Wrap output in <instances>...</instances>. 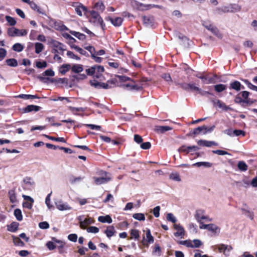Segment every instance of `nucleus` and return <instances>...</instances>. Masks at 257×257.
Masks as SVG:
<instances>
[{"label": "nucleus", "instance_id": "nucleus-48", "mask_svg": "<svg viewBox=\"0 0 257 257\" xmlns=\"http://www.w3.org/2000/svg\"><path fill=\"white\" fill-rule=\"evenodd\" d=\"M133 217L134 218L139 221H144L145 220V216L143 213H135L133 214Z\"/></svg>", "mask_w": 257, "mask_h": 257}, {"label": "nucleus", "instance_id": "nucleus-64", "mask_svg": "<svg viewBox=\"0 0 257 257\" xmlns=\"http://www.w3.org/2000/svg\"><path fill=\"white\" fill-rule=\"evenodd\" d=\"M170 178L172 180L176 181L179 182V181H181V179H180V176H179V175L178 173H173V174H171L170 175Z\"/></svg>", "mask_w": 257, "mask_h": 257}, {"label": "nucleus", "instance_id": "nucleus-62", "mask_svg": "<svg viewBox=\"0 0 257 257\" xmlns=\"http://www.w3.org/2000/svg\"><path fill=\"white\" fill-rule=\"evenodd\" d=\"M243 82L245 83V84L248 86V87L252 89L253 90L255 91L256 88L257 86L252 84L248 80H244Z\"/></svg>", "mask_w": 257, "mask_h": 257}, {"label": "nucleus", "instance_id": "nucleus-47", "mask_svg": "<svg viewBox=\"0 0 257 257\" xmlns=\"http://www.w3.org/2000/svg\"><path fill=\"white\" fill-rule=\"evenodd\" d=\"M210 31H211L214 35L217 36L218 38L221 39L222 38V35L220 33L219 31L216 27L213 26Z\"/></svg>", "mask_w": 257, "mask_h": 257}, {"label": "nucleus", "instance_id": "nucleus-7", "mask_svg": "<svg viewBox=\"0 0 257 257\" xmlns=\"http://www.w3.org/2000/svg\"><path fill=\"white\" fill-rule=\"evenodd\" d=\"M215 126L214 125L211 126V127L208 128L205 125H202L201 126H199L194 130L193 134L195 135L199 134L201 132H203V134H206L207 133H210L212 132Z\"/></svg>", "mask_w": 257, "mask_h": 257}, {"label": "nucleus", "instance_id": "nucleus-55", "mask_svg": "<svg viewBox=\"0 0 257 257\" xmlns=\"http://www.w3.org/2000/svg\"><path fill=\"white\" fill-rule=\"evenodd\" d=\"M166 218L168 221H171L173 223H175L177 221L176 218L171 213H168Z\"/></svg>", "mask_w": 257, "mask_h": 257}, {"label": "nucleus", "instance_id": "nucleus-39", "mask_svg": "<svg viewBox=\"0 0 257 257\" xmlns=\"http://www.w3.org/2000/svg\"><path fill=\"white\" fill-rule=\"evenodd\" d=\"M71 47L74 49H75L76 51H77L78 53L81 54V55H84V56H88V53L86 51L82 49V48L79 47L78 46L73 45L71 46Z\"/></svg>", "mask_w": 257, "mask_h": 257}, {"label": "nucleus", "instance_id": "nucleus-33", "mask_svg": "<svg viewBox=\"0 0 257 257\" xmlns=\"http://www.w3.org/2000/svg\"><path fill=\"white\" fill-rule=\"evenodd\" d=\"M241 84L238 81H234L230 84V88L234 89L236 91H239L240 89Z\"/></svg>", "mask_w": 257, "mask_h": 257}, {"label": "nucleus", "instance_id": "nucleus-11", "mask_svg": "<svg viewBox=\"0 0 257 257\" xmlns=\"http://www.w3.org/2000/svg\"><path fill=\"white\" fill-rule=\"evenodd\" d=\"M73 7L76 13L80 16H82L83 14L85 15L87 11L86 7L81 4L75 3Z\"/></svg>", "mask_w": 257, "mask_h": 257}, {"label": "nucleus", "instance_id": "nucleus-58", "mask_svg": "<svg viewBox=\"0 0 257 257\" xmlns=\"http://www.w3.org/2000/svg\"><path fill=\"white\" fill-rule=\"evenodd\" d=\"M87 231L89 233H96L99 232V228L95 226H90L87 228Z\"/></svg>", "mask_w": 257, "mask_h": 257}, {"label": "nucleus", "instance_id": "nucleus-49", "mask_svg": "<svg viewBox=\"0 0 257 257\" xmlns=\"http://www.w3.org/2000/svg\"><path fill=\"white\" fill-rule=\"evenodd\" d=\"M8 65L12 67H16L18 65L17 61L15 59H9L6 60Z\"/></svg>", "mask_w": 257, "mask_h": 257}, {"label": "nucleus", "instance_id": "nucleus-52", "mask_svg": "<svg viewBox=\"0 0 257 257\" xmlns=\"http://www.w3.org/2000/svg\"><path fill=\"white\" fill-rule=\"evenodd\" d=\"M51 194H52V192L48 194L47 195V196H46V198L45 199V203L49 209H51L53 207V206L50 203V202H51L50 197H51Z\"/></svg>", "mask_w": 257, "mask_h": 257}, {"label": "nucleus", "instance_id": "nucleus-6", "mask_svg": "<svg viewBox=\"0 0 257 257\" xmlns=\"http://www.w3.org/2000/svg\"><path fill=\"white\" fill-rule=\"evenodd\" d=\"M199 228L201 229H207L214 234H218L220 232V228L214 224H204L201 223Z\"/></svg>", "mask_w": 257, "mask_h": 257}, {"label": "nucleus", "instance_id": "nucleus-61", "mask_svg": "<svg viewBox=\"0 0 257 257\" xmlns=\"http://www.w3.org/2000/svg\"><path fill=\"white\" fill-rule=\"evenodd\" d=\"M36 66L38 68H44L47 66V64L46 61H38L36 62Z\"/></svg>", "mask_w": 257, "mask_h": 257}, {"label": "nucleus", "instance_id": "nucleus-14", "mask_svg": "<svg viewBox=\"0 0 257 257\" xmlns=\"http://www.w3.org/2000/svg\"><path fill=\"white\" fill-rule=\"evenodd\" d=\"M174 228L177 230V231L174 233V235L176 237H181L182 238L185 234V230L183 227L179 224H175L174 225Z\"/></svg>", "mask_w": 257, "mask_h": 257}, {"label": "nucleus", "instance_id": "nucleus-16", "mask_svg": "<svg viewBox=\"0 0 257 257\" xmlns=\"http://www.w3.org/2000/svg\"><path fill=\"white\" fill-rule=\"evenodd\" d=\"M91 86H94L96 88H103L104 89L109 88V85L105 83L99 82L95 80H92L90 81Z\"/></svg>", "mask_w": 257, "mask_h": 257}, {"label": "nucleus", "instance_id": "nucleus-27", "mask_svg": "<svg viewBox=\"0 0 257 257\" xmlns=\"http://www.w3.org/2000/svg\"><path fill=\"white\" fill-rule=\"evenodd\" d=\"M115 232V230L113 226H108L106 228V229L104 231L105 234L106 235V236L108 238H110L111 236H113Z\"/></svg>", "mask_w": 257, "mask_h": 257}, {"label": "nucleus", "instance_id": "nucleus-28", "mask_svg": "<svg viewBox=\"0 0 257 257\" xmlns=\"http://www.w3.org/2000/svg\"><path fill=\"white\" fill-rule=\"evenodd\" d=\"M98 220L99 222L108 223H111L112 221L111 218L108 215L105 216H99L98 218Z\"/></svg>", "mask_w": 257, "mask_h": 257}, {"label": "nucleus", "instance_id": "nucleus-37", "mask_svg": "<svg viewBox=\"0 0 257 257\" xmlns=\"http://www.w3.org/2000/svg\"><path fill=\"white\" fill-rule=\"evenodd\" d=\"M35 53L39 54L44 48V46L41 43L37 42L35 44Z\"/></svg>", "mask_w": 257, "mask_h": 257}, {"label": "nucleus", "instance_id": "nucleus-12", "mask_svg": "<svg viewBox=\"0 0 257 257\" xmlns=\"http://www.w3.org/2000/svg\"><path fill=\"white\" fill-rule=\"evenodd\" d=\"M203 211L201 210H197L196 212V214L195 215V218L198 222L199 223L200 225L201 223H203L202 222V220H206L207 221H211V219H210L208 216H205L203 214Z\"/></svg>", "mask_w": 257, "mask_h": 257}, {"label": "nucleus", "instance_id": "nucleus-50", "mask_svg": "<svg viewBox=\"0 0 257 257\" xmlns=\"http://www.w3.org/2000/svg\"><path fill=\"white\" fill-rule=\"evenodd\" d=\"M234 101L237 103L243 102V103H245L249 104L252 103V102H253L252 101H250L249 100H243L241 97H240L239 96H236L235 98Z\"/></svg>", "mask_w": 257, "mask_h": 257}, {"label": "nucleus", "instance_id": "nucleus-32", "mask_svg": "<svg viewBox=\"0 0 257 257\" xmlns=\"http://www.w3.org/2000/svg\"><path fill=\"white\" fill-rule=\"evenodd\" d=\"M18 225V223L13 222L10 225L8 226V230L11 232H14L17 230Z\"/></svg>", "mask_w": 257, "mask_h": 257}, {"label": "nucleus", "instance_id": "nucleus-24", "mask_svg": "<svg viewBox=\"0 0 257 257\" xmlns=\"http://www.w3.org/2000/svg\"><path fill=\"white\" fill-rule=\"evenodd\" d=\"M172 130V127L169 126H156L155 131L158 133H164L167 131Z\"/></svg>", "mask_w": 257, "mask_h": 257}, {"label": "nucleus", "instance_id": "nucleus-51", "mask_svg": "<svg viewBox=\"0 0 257 257\" xmlns=\"http://www.w3.org/2000/svg\"><path fill=\"white\" fill-rule=\"evenodd\" d=\"M162 78L164 79L169 84L172 83V80L170 75L169 73H165L162 74Z\"/></svg>", "mask_w": 257, "mask_h": 257}, {"label": "nucleus", "instance_id": "nucleus-30", "mask_svg": "<svg viewBox=\"0 0 257 257\" xmlns=\"http://www.w3.org/2000/svg\"><path fill=\"white\" fill-rule=\"evenodd\" d=\"M237 167L241 171H246L248 169V166L246 164L242 161H239L237 163Z\"/></svg>", "mask_w": 257, "mask_h": 257}, {"label": "nucleus", "instance_id": "nucleus-4", "mask_svg": "<svg viewBox=\"0 0 257 257\" xmlns=\"http://www.w3.org/2000/svg\"><path fill=\"white\" fill-rule=\"evenodd\" d=\"M214 248L217 249L219 252H222L226 257L229 255V252L232 249L231 245L224 244L216 245Z\"/></svg>", "mask_w": 257, "mask_h": 257}, {"label": "nucleus", "instance_id": "nucleus-53", "mask_svg": "<svg viewBox=\"0 0 257 257\" xmlns=\"http://www.w3.org/2000/svg\"><path fill=\"white\" fill-rule=\"evenodd\" d=\"M179 243L182 245H185L188 247L192 248V242L190 240H182L179 242Z\"/></svg>", "mask_w": 257, "mask_h": 257}, {"label": "nucleus", "instance_id": "nucleus-45", "mask_svg": "<svg viewBox=\"0 0 257 257\" xmlns=\"http://www.w3.org/2000/svg\"><path fill=\"white\" fill-rule=\"evenodd\" d=\"M70 68V65L69 64H63L60 68V72L62 74H65Z\"/></svg>", "mask_w": 257, "mask_h": 257}, {"label": "nucleus", "instance_id": "nucleus-44", "mask_svg": "<svg viewBox=\"0 0 257 257\" xmlns=\"http://www.w3.org/2000/svg\"><path fill=\"white\" fill-rule=\"evenodd\" d=\"M24 49L23 46L20 43H16L13 46V50L15 51L20 52Z\"/></svg>", "mask_w": 257, "mask_h": 257}, {"label": "nucleus", "instance_id": "nucleus-22", "mask_svg": "<svg viewBox=\"0 0 257 257\" xmlns=\"http://www.w3.org/2000/svg\"><path fill=\"white\" fill-rule=\"evenodd\" d=\"M242 213L249 217L251 220L253 219V214L248 209L247 206L246 204L243 205V207L241 208Z\"/></svg>", "mask_w": 257, "mask_h": 257}, {"label": "nucleus", "instance_id": "nucleus-29", "mask_svg": "<svg viewBox=\"0 0 257 257\" xmlns=\"http://www.w3.org/2000/svg\"><path fill=\"white\" fill-rule=\"evenodd\" d=\"M196 76L203 80H204V82L206 84H210L213 83V79L212 78H208L207 77L201 74H196Z\"/></svg>", "mask_w": 257, "mask_h": 257}, {"label": "nucleus", "instance_id": "nucleus-41", "mask_svg": "<svg viewBox=\"0 0 257 257\" xmlns=\"http://www.w3.org/2000/svg\"><path fill=\"white\" fill-rule=\"evenodd\" d=\"M14 215L18 221H21L23 220V215L22 211L20 209H16L14 210Z\"/></svg>", "mask_w": 257, "mask_h": 257}, {"label": "nucleus", "instance_id": "nucleus-56", "mask_svg": "<svg viewBox=\"0 0 257 257\" xmlns=\"http://www.w3.org/2000/svg\"><path fill=\"white\" fill-rule=\"evenodd\" d=\"M44 136L46 137V138L49 139L50 140H51L53 141L61 142H63V143L66 142L65 140L63 138H54V137H50L46 135H44Z\"/></svg>", "mask_w": 257, "mask_h": 257}, {"label": "nucleus", "instance_id": "nucleus-34", "mask_svg": "<svg viewBox=\"0 0 257 257\" xmlns=\"http://www.w3.org/2000/svg\"><path fill=\"white\" fill-rule=\"evenodd\" d=\"M94 8L96 10L102 12L105 9V6L101 1H98L95 4Z\"/></svg>", "mask_w": 257, "mask_h": 257}, {"label": "nucleus", "instance_id": "nucleus-40", "mask_svg": "<svg viewBox=\"0 0 257 257\" xmlns=\"http://www.w3.org/2000/svg\"><path fill=\"white\" fill-rule=\"evenodd\" d=\"M131 239L134 238L135 239H138L140 237L139 231L136 229H133L131 230Z\"/></svg>", "mask_w": 257, "mask_h": 257}, {"label": "nucleus", "instance_id": "nucleus-63", "mask_svg": "<svg viewBox=\"0 0 257 257\" xmlns=\"http://www.w3.org/2000/svg\"><path fill=\"white\" fill-rule=\"evenodd\" d=\"M160 207L159 206H156L153 209V214L156 217H158L160 216Z\"/></svg>", "mask_w": 257, "mask_h": 257}, {"label": "nucleus", "instance_id": "nucleus-46", "mask_svg": "<svg viewBox=\"0 0 257 257\" xmlns=\"http://www.w3.org/2000/svg\"><path fill=\"white\" fill-rule=\"evenodd\" d=\"M72 70L75 73H79L83 71L82 66L79 64L74 65L72 67Z\"/></svg>", "mask_w": 257, "mask_h": 257}, {"label": "nucleus", "instance_id": "nucleus-42", "mask_svg": "<svg viewBox=\"0 0 257 257\" xmlns=\"http://www.w3.org/2000/svg\"><path fill=\"white\" fill-rule=\"evenodd\" d=\"M214 87V90L217 92H221L226 88V85L222 84L215 85Z\"/></svg>", "mask_w": 257, "mask_h": 257}, {"label": "nucleus", "instance_id": "nucleus-43", "mask_svg": "<svg viewBox=\"0 0 257 257\" xmlns=\"http://www.w3.org/2000/svg\"><path fill=\"white\" fill-rule=\"evenodd\" d=\"M69 109L74 114H77V112L78 111H84L85 108L83 107H74L72 106H69Z\"/></svg>", "mask_w": 257, "mask_h": 257}, {"label": "nucleus", "instance_id": "nucleus-1", "mask_svg": "<svg viewBox=\"0 0 257 257\" xmlns=\"http://www.w3.org/2000/svg\"><path fill=\"white\" fill-rule=\"evenodd\" d=\"M241 7L237 4H229L217 8L216 10V13L221 14L222 13H235L239 12Z\"/></svg>", "mask_w": 257, "mask_h": 257}, {"label": "nucleus", "instance_id": "nucleus-23", "mask_svg": "<svg viewBox=\"0 0 257 257\" xmlns=\"http://www.w3.org/2000/svg\"><path fill=\"white\" fill-rule=\"evenodd\" d=\"M23 183L25 186L28 188L33 187L35 184L33 179L29 177L24 178L23 179Z\"/></svg>", "mask_w": 257, "mask_h": 257}, {"label": "nucleus", "instance_id": "nucleus-13", "mask_svg": "<svg viewBox=\"0 0 257 257\" xmlns=\"http://www.w3.org/2000/svg\"><path fill=\"white\" fill-rule=\"evenodd\" d=\"M23 197L26 201L23 203V207L31 209L34 202V199L31 197L25 195H23Z\"/></svg>", "mask_w": 257, "mask_h": 257}, {"label": "nucleus", "instance_id": "nucleus-26", "mask_svg": "<svg viewBox=\"0 0 257 257\" xmlns=\"http://www.w3.org/2000/svg\"><path fill=\"white\" fill-rule=\"evenodd\" d=\"M212 166V164L208 162H197L192 165L193 167H200L203 166L205 168H210Z\"/></svg>", "mask_w": 257, "mask_h": 257}, {"label": "nucleus", "instance_id": "nucleus-38", "mask_svg": "<svg viewBox=\"0 0 257 257\" xmlns=\"http://www.w3.org/2000/svg\"><path fill=\"white\" fill-rule=\"evenodd\" d=\"M13 242L15 245L19 246H24L25 245L24 242L18 237L13 236Z\"/></svg>", "mask_w": 257, "mask_h": 257}, {"label": "nucleus", "instance_id": "nucleus-2", "mask_svg": "<svg viewBox=\"0 0 257 257\" xmlns=\"http://www.w3.org/2000/svg\"><path fill=\"white\" fill-rule=\"evenodd\" d=\"M104 72V68L101 66L95 65L86 70L87 75L93 76V77L99 78Z\"/></svg>", "mask_w": 257, "mask_h": 257}, {"label": "nucleus", "instance_id": "nucleus-8", "mask_svg": "<svg viewBox=\"0 0 257 257\" xmlns=\"http://www.w3.org/2000/svg\"><path fill=\"white\" fill-rule=\"evenodd\" d=\"M154 239L153 236L151 235L150 229L146 230V237L144 236L142 241V244L146 246H148L149 244L153 243Z\"/></svg>", "mask_w": 257, "mask_h": 257}, {"label": "nucleus", "instance_id": "nucleus-31", "mask_svg": "<svg viewBox=\"0 0 257 257\" xmlns=\"http://www.w3.org/2000/svg\"><path fill=\"white\" fill-rule=\"evenodd\" d=\"M152 254L154 255L160 256L161 254V249L158 244H155Z\"/></svg>", "mask_w": 257, "mask_h": 257}, {"label": "nucleus", "instance_id": "nucleus-9", "mask_svg": "<svg viewBox=\"0 0 257 257\" xmlns=\"http://www.w3.org/2000/svg\"><path fill=\"white\" fill-rule=\"evenodd\" d=\"M90 15L91 16L90 19L91 21H93L94 23H96L97 24H100L102 27H103V20L97 12L92 11L90 12Z\"/></svg>", "mask_w": 257, "mask_h": 257}, {"label": "nucleus", "instance_id": "nucleus-54", "mask_svg": "<svg viewBox=\"0 0 257 257\" xmlns=\"http://www.w3.org/2000/svg\"><path fill=\"white\" fill-rule=\"evenodd\" d=\"M83 179L81 177H75L74 176L69 178V182L71 184H75L77 182H80Z\"/></svg>", "mask_w": 257, "mask_h": 257}, {"label": "nucleus", "instance_id": "nucleus-19", "mask_svg": "<svg viewBox=\"0 0 257 257\" xmlns=\"http://www.w3.org/2000/svg\"><path fill=\"white\" fill-rule=\"evenodd\" d=\"M94 223V220L90 217H87L84 219L83 222H81V226L80 227L83 229H87V227Z\"/></svg>", "mask_w": 257, "mask_h": 257}, {"label": "nucleus", "instance_id": "nucleus-36", "mask_svg": "<svg viewBox=\"0 0 257 257\" xmlns=\"http://www.w3.org/2000/svg\"><path fill=\"white\" fill-rule=\"evenodd\" d=\"M17 97L25 99L39 98L37 95L24 94H20Z\"/></svg>", "mask_w": 257, "mask_h": 257}, {"label": "nucleus", "instance_id": "nucleus-21", "mask_svg": "<svg viewBox=\"0 0 257 257\" xmlns=\"http://www.w3.org/2000/svg\"><path fill=\"white\" fill-rule=\"evenodd\" d=\"M41 107L37 105H29L24 108V112L28 113L32 111L37 112L40 110Z\"/></svg>", "mask_w": 257, "mask_h": 257}, {"label": "nucleus", "instance_id": "nucleus-18", "mask_svg": "<svg viewBox=\"0 0 257 257\" xmlns=\"http://www.w3.org/2000/svg\"><path fill=\"white\" fill-rule=\"evenodd\" d=\"M107 19L115 27H119L121 26L123 21V19L121 17H116L114 18L108 17Z\"/></svg>", "mask_w": 257, "mask_h": 257}, {"label": "nucleus", "instance_id": "nucleus-57", "mask_svg": "<svg viewBox=\"0 0 257 257\" xmlns=\"http://www.w3.org/2000/svg\"><path fill=\"white\" fill-rule=\"evenodd\" d=\"M6 20L11 26H14L16 24V21L15 19L10 16H7L6 17Z\"/></svg>", "mask_w": 257, "mask_h": 257}, {"label": "nucleus", "instance_id": "nucleus-17", "mask_svg": "<svg viewBox=\"0 0 257 257\" xmlns=\"http://www.w3.org/2000/svg\"><path fill=\"white\" fill-rule=\"evenodd\" d=\"M143 23L146 27H152L154 22V19L150 16H143L142 17Z\"/></svg>", "mask_w": 257, "mask_h": 257}, {"label": "nucleus", "instance_id": "nucleus-60", "mask_svg": "<svg viewBox=\"0 0 257 257\" xmlns=\"http://www.w3.org/2000/svg\"><path fill=\"white\" fill-rule=\"evenodd\" d=\"M142 89L143 87L142 85L137 84H133L131 85V88H130V90L140 91Z\"/></svg>", "mask_w": 257, "mask_h": 257}, {"label": "nucleus", "instance_id": "nucleus-25", "mask_svg": "<svg viewBox=\"0 0 257 257\" xmlns=\"http://www.w3.org/2000/svg\"><path fill=\"white\" fill-rule=\"evenodd\" d=\"M8 195L11 203H15L17 202L16 193L14 189L9 190L8 192Z\"/></svg>", "mask_w": 257, "mask_h": 257}, {"label": "nucleus", "instance_id": "nucleus-10", "mask_svg": "<svg viewBox=\"0 0 257 257\" xmlns=\"http://www.w3.org/2000/svg\"><path fill=\"white\" fill-rule=\"evenodd\" d=\"M55 204L57 208L60 211L70 210L72 209L67 203L63 202L61 200L56 201Z\"/></svg>", "mask_w": 257, "mask_h": 257}, {"label": "nucleus", "instance_id": "nucleus-20", "mask_svg": "<svg viewBox=\"0 0 257 257\" xmlns=\"http://www.w3.org/2000/svg\"><path fill=\"white\" fill-rule=\"evenodd\" d=\"M212 102L214 106H218L219 108L223 110H227L229 107L226 106L224 103L219 100H213Z\"/></svg>", "mask_w": 257, "mask_h": 257}, {"label": "nucleus", "instance_id": "nucleus-35", "mask_svg": "<svg viewBox=\"0 0 257 257\" xmlns=\"http://www.w3.org/2000/svg\"><path fill=\"white\" fill-rule=\"evenodd\" d=\"M70 33L80 40H84L85 39V35L83 34L73 31H70Z\"/></svg>", "mask_w": 257, "mask_h": 257}, {"label": "nucleus", "instance_id": "nucleus-15", "mask_svg": "<svg viewBox=\"0 0 257 257\" xmlns=\"http://www.w3.org/2000/svg\"><path fill=\"white\" fill-rule=\"evenodd\" d=\"M199 146L202 147H210L212 146H217L218 144L214 141H209L204 140H200L197 142Z\"/></svg>", "mask_w": 257, "mask_h": 257}, {"label": "nucleus", "instance_id": "nucleus-59", "mask_svg": "<svg viewBox=\"0 0 257 257\" xmlns=\"http://www.w3.org/2000/svg\"><path fill=\"white\" fill-rule=\"evenodd\" d=\"M192 242V248L199 247L202 245V242L199 239H194Z\"/></svg>", "mask_w": 257, "mask_h": 257}, {"label": "nucleus", "instance_id": "nucleus-5", "mask_svg": "<svg viewBox=\"0 0 257 257\" xmlns=\"http://www.w3.org/2000/svg\"><path fill=\"white\" fill-rule=\"evenodd\" d=\"M27 34V32L26 30H20L15 28H11L8 30V34L10 37L24 36Z\"/></svg>", "mask_w": 257, "mask_h": 257}, {"label": "nucleus", "instance_id": "nucleus-3", "mask_svg": "<svg viewBox=\"0 0 257 257\" xmlns=\"http://www.w3.org/2000/svg\"><path fill=\"white\" fill-rule=\"evenodd\" d=\"M101 175H102V176L100 177H93L94 183L97 185H101L102 184H105L111 180L110 177L108 175V173L107 172H102Z\"/></svg>", "mask_w": 257, "mask_h": 257}]
</instances>
